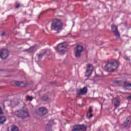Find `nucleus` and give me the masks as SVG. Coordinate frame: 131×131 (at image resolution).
Segmentation results:
<instances>
[{
  "label": "nucleus",
  "mask_w": 131,
  "mask_h": 131,
  "mask_svg": "<svg viewBox=\"0 0 131 131\" xmlns=\"http://www.w3.org/2000/svg\"><path fill=\"white\" fill-rule=\"evenodd\" d=\"M86 92H88L86 87H84L83 89L77 91V95H84L86 93Z\"/></svg>",
  "instance_id": "11"
},
{
  "label": "nucleus",
  "mask_w": 131,
  "mask_h": 131,
  "mask_svg": "<svg viewBox=\"0 0 131 131\" xmlns=\"http://www.w3.org/2000/svg\"><path fill=\"white\" fill-rule=\"evenodd\" d=\"M37 49H38V47H37V46H35L33 47H31L29 50H25V51L28 52V53H33V52H35Z\"/></svg>",
  "instance_id": "12"
},
{
  "label": "nucleus",
  "mask_w": 131,
  "mask_h": 131,
  "mask_svg": "<svg viewBox=\"0 0 131 131\" xmlns=\"http://www.w3.org/2000/svg\"><path fill=\"white\" fill-rule=\"evenodd\" d=\"M5 32H3V33H1V36H4V35H5Z\"/></svg>",
  "instance_id": "28"
},
{
  "label": "nucleus",
  "mask_w": 131,
  "mask_h": 131,
  "mask_svg": "<svg viewBox=\"0 0 131 131\" xmlns=\"http://www.w3.org/2000/svg\"><path fill=\"white\" fill-rule=\"evenodd\" d=\"M15 84L17 85V86H19V88H24L25 86H26V83L23 82L16 81L15 82Z\"/></svg>",
  "instance_id": "14"
},
{
  "label": "nucleus",
  "mask_w": 131,
  "mask_h": 131,
  "mask_svg": "<svg viewBox=\"0 0 131 131\" xmlns=\"http://www.w3.org/2000/svg\"><path fill=\"white\" fill-rule=\"evenodd\" d=\"M51 30H54L55 31H59L62 30L63 28V24L60 19H55L51 23Z\"/></svg>",
  "instance_id": "1"
},
{
  "label": "nucleus",
  "mask_w": 131,
  "mask_h": 131,
  "mask_svg": "<svg viewBox=\"0 0 131 131\" xmlns=\"http://www.w3.org/2000/svg\"><path fill=\"white\" fill-rule=\"evenodd\" d=\"M118 66H119V62L118 61L115 60L114 62L107 63L105 66V68L108 72H113L118 68Z\"/></svg>",
  "instance_id": "2"
},
{
  "label": "nucleus",
  "mask_w": 131,
  "mask_h": 131,
  "mask_svg": "<svg viewBox=\"0 0 131 131\" xmlns=\"http://www.w3.org/2000/svg\"><path fill=\"white\" fill-rule=\"evenodd\" d=\"M11 131H19V129L18 128V127L16 126H13L11 128Z\"/></svg>",
  "instance_id": "18"
},
{
  "label": "nucleus",
  "mask_w": 131,
  "mask_h": 131,
  "mask_svg": "<svg viewBox=\"0 0 131 131\" xmlns=\"http://www.w3.org/2000/svg\"><path fill=\"white\" fill-rule=\"evenodd\" d=\"M26 99L27 100V101H30V102H31V101H32V100H33V98L31 96H26Z\"/></svg>",
  "instance_id": "20"
},
{
  "label": "nucleus",
  "mask_w": 131,
  "mask_h": 131,
  "mask_svg": "<svg viewBox=\"0 0 131 131\" xmlns=\"http://www.w3.org/2000/svg\"><path fill=\"white\" fill-rule=\"evenodd\" d=\"M20 7H21V5L19 4H18L15 6V9H19Z\"/></svg>",
  "instance_id": "25"
},
{
  "label": "nucleus",
  "mask_w": 131,
  "mask_h": 131,
  "mask_svg": "<svg viewBox=\"0 0 131 131\" xmlns=\"http://www.w3.org/2000/svg\"><path fill=\"white\" fill-rule=\"evenodd\" d=\"M47 53V52L46 51H43V52H42L41 53L38 54L37 55L38 56V59H39V60H40V59H41L43 56H45V54Z\"/></svg>",
  "instance_id": "16"
},
{
  "label": "nucleus",
  "mask_w": 131,
  "mask_h": 131,
  "mask_svg": "<svg viewBox=\"0 0 131 131\" xmlns=\"http://www.w3.org/2000/svg\"><path fill=\"white\" fill-rule=\"evenodd\" d=\"M42 99L43 100V101H48V100H49V97H43Z\"/></svg>",
  "instance_id": "26"
},
{
  "label": "nucleus",
  "mask_w": 131,
  "mask_h": 131,
  "mask_svg": "<svg viewBox=\"0 0 131 131\" xmlns=\"http://www.w3.org/2000/svg\"><path fill=\"white\" fill-rule=\"evenodd\" d=\"M14 16L15 15H8V17H14Z\"/></svg>",
  "instance_id": "29"
},
{
  "label": "nucleus",
  "mask_w": 131,
  "mask_h": 131,
  "mask_svg": "<svg viewBox=\"0 0 131 131\" xmlns=\"http://www.w3.org/2000/svg\"><path fill=\"white\" fill-rule=\"evenodd\" d=\"M51 122H53V120L50 121V123H51Z\"/></svg>",
  "instance_id": "30"
},
{
  "label": "nucleus",
  "mask_w": 131,
  "mask_h": 131,
  "mask_svg": "<svg viewBox=\"0 0 131 131\" xmlns=\"http://www.w3.org/2000/svg\"><path fill=\"white\" fill-rule=\"evenodd\" d=\"M114 106H115V108H117V107H119V102H117L116 103H115Z\"/></svg>",
  "instance_id": "24"
},
{
  "label": "nucleus",
  "mask_w": 131,
  "mask_h": 131,
  "mask_svg": "<svg viewBox=\"0 0 131 131\" xmlns=\"http://www.w3.org/2000/svg\"><path fill=\"white\" fill-rule=\"evenodd\" d=\"M9 57V51L6 49H2L0 51L1 59H7Z\"/></svg>",
  "instance_id": "7"
},
{
  "label": "nucleus",
  "mask_w": 131,
  "mask_h": 131,
  "mask_svg": "<svg viewBox=\"0 0 131 131\" xmlns=\"http://www.w3.org/2000/svg\"><path fill=\"white\" fill-rule=\"evenodd\" d=\"M130 123H131V121L127 119V121L124 122L123 123V126H124V127H126V128H128V127L130 126Z\"/></svg>",
  "instance_id": "13"
},
{
  "label": "nucleus",
  "mask_w": 131,
  "mask_h": 131,
  "mask_svg": "<svg viewBox=\"0 0 131 131\" xmlns=\"http://www.w3.org/2000/svg\"><path fill=\"white\" fill-rule=\"evenodd\" d=\"M57 52L61 55L65 54L66 50H67V46L64 43H61L57 46Z\"/></svg>",
  "instance_id": "4"
},
{
  "label": "nucleus",
  "mask_w": 131,
  "mask_h": 131,
  "mask_svg": "<svg viewBox=\"0 0 131 131\" xmlns=\"http://www.w3.org/2000/svg\"><path fill=\"white\" fill-rule=\"evenodd\" d=\"M83 51V47L78 45L75 49V56L76 58H79L81 56V53Z\"/></svg>",
  "instance_id": "5"
},
{
  "label": "nucleus",
  "mask_w": 131,
  "mask_h": 131,
  "mask_svg": "<svg viewBox=\"0 0 131 131\" xmlns=\"http://www.w3.org/2000/svg\"><path fill=\"white\" fill-rule=\"evenodd\" d=\"M127 100H131V95L127 97Z\"/></svg>",
  "instance_id": "27"
},
{
  "label": "nucleus",
  "mask_w": 131,
  "mask_h": 131,
  "mask_svg": "<svg viewBox=\"0 0 131 131\" xmlns=\"http://www.w3.org/2000/svg\"><path fill=\"white\" fill-rule=\"evenodd\" d=\"M93 113V108L92 107H90L89 108V112L87 113V115H89V114Z\"/></svg>",
  "instance_id": "22"
},
{
  "label": "nucleus",
  "mask_w": 131,
  "mask_h": 131,
  "mask_svg": "<svg viewBox=\"0 0 131 131\" xmlns=\"http://www.w3.org/2000/svg\"><path fill=\"white\" fill-rule=\"evenodd\" d=\"M35 113L37 115L42 116L48 113V110L46 107H39L35 111Z\"/></svg>",
  "instance_id": "6"
},
{
  "label": "nucleus",
  "mask_w": 131,
  "mask_h": 131,
  "mask_svg": "<svg viewBox=\"0 0 131 131\" xmlns=\"http://www.w3.org/2000/svg\"><path fill=\"white\" fill-rule=\"evenodd\" d=\"M88 116L89 119H90V118H92L94 115H93L92 113L89 114V115H87Z\"/></svg>",
  "instance_id": "23"
},
{
  "label": "nucleus",
  "mask_w": 131,
  "mask_h": 131,
  "mask_svg": "<svg viewBox=\"0 0 131 131\" xmlns=\"http://www.w3.org/2000/svg\"><path fill=\"white\" fill-rule=\"evenodd\" d=\"M52 124H53V123L48 124L47 125V126L46 127V131H53L52 130Z\"/></svg>",
  "instance_id": "17"
},
{
  "label": "nucleus",
  "mask_w": 131,
  "mask_h": 131,
  "mask_svg": "<svg viewBox=\"0 0 131 131\" xmlns=\"http://www.w3.org/2000/svg\"><path fill=\"white\" fill-rule=\"evenodd\" d=\"M7 121V119L5 116H1L0 117V124H4L5 122Z\"/></svg>",
  "instance_id": "15"
},
{
  "label": "nucleus",
  "mask_w": 131,
  "mask_h": 131,
  "mask_svg": "<svg viewBox=\"0 0 131 131\" xmlns=\"http://www.w3.org/2000/svg\"><path fill=\"white\" fill-rule=\"evenodd\" d=\"M112 30L114 32L115 36L119 37L120 35L119 34V33H118V30L117 26L113 25L112 26Z\"/></svg>",
  "instance_id": "10"
},
{
  "label": "nucleus",
  "mask_w": 131,
  "mask_h": 131,
  "mask_svg": "<svg viewBox=\"0 0 131 131\" xmlns=\"http://www.w3.org/2000/svg\"><path fill=\"white\" fill-rule=\"evenodd\" d=\"M121 82H122V81L120 80H115L113 81V83H114L115 84H120Z\"/></svg>",
  "instance_id": "19"
},
{
  "label": "nucleus",
  "mask_w": 131,
  "mask_h": 131,
  "mask_svg": "<svg viewBox=\"0 0 131 131\" xmlns=\"http://www.w3.org/2000/svg\"><path fill=\"white\" fill-rule=\"evenodd\" d=\"M86 66L88 70L85 72V76L89 77V76H90L91 74H92V71L94 70V67H93L92 64H88Z\"/></svg>",
  "instance_id": "9"
},
{
  "label": "nucleus",
  "mask_w": 131,
  "mask_h": 131,
  "mask_svg": "<svg viewBox=\"0 0 131 131\" xmlns=\"http://www.w3.org/2000/svg\"><path fill=\"white\" fill-rule=\"evenodd\" d=\"M15 115L17 117H20V118L24 119V118H26L29 116V113L26 107H23L19 111L15 112Z\"/></svg>",
  "instance_id": "3"
},
{
  "label": "nucleus",
  "mask_w": 131,
  "mask_h": 131,
  "mask_svg": "<svg viewBox=\"0 0 131 131\" xmlns=\"http://www.w3.org/2000/svg\"><path fill=\"white\" fill-rule=\"evenodd\" d=\"M72 131H86V127L84 125H77L73 127Z\"/></svg>",
  "instance_id": "8"
},
{
  "label": "nucleus",
  "mask_w": 131,
  "mask_h": 131,
  "mask_svg": "<svg viewBox=\"0 0 131 131\" xmlns=\"http://www.w3.org/2000/svg\"><path fill=\"white\" fill-rule=\"evenodd\" d=\"M124 86H129L131 88V83H127V82H124Z\"/></svg>",
  "instance_id": "21"
}]
</instances>
